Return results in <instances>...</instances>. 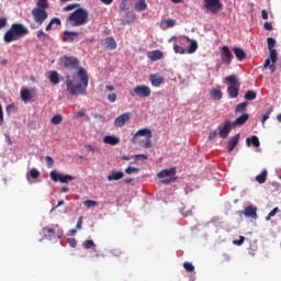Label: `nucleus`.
Returning <instances> with one entry per match:
<instances>
[{
	"mask_svg": "<svg viewBox=\"0 0 281 281\" xmlns=\"http://www.w3.org/2000/svg\"><path fill=\"white\" fill-rule=\"evenodd\" d=\"M120 179H124V172L122 171H112L108 176V181H120Z\"/></svg>",
	"mask_w": 281,
	"mask_h": 281,
	"instance_id": "5701e85b",
	"label": "nucleus"
},
{
	"mask_svg": "<svg viewBox=\"0 0 281 281\" xmlns=\"http://www.w3.org/2000/svg\"><path fill=\"white\" fill-rule=\"evenodd\" d=\"M48 80L52 85H58L60 82V75H58V71L53 70L49 72Z\"/></svg>",
	"mask_w": 281,
	"mask_h": 281,
	"instance_id": "393cba45",
	"label": "nucleus"
},
{
	"mask_svg": "<svg viewBox=\"0 0 281 281\" xmlns=\"http://www.w3.org/2000/svg\"><path fill=\"white\" fill-rule=\"evenodd\" d=\"M102 45L103 47H105V49H116L117 47V43H115V38L113 37H106L102 41Z\"/></svg>",
	"mask_w": 281,
	"mask_h": 281,
	"instance_id": "f3484780",
	"label": "nucleus"
},
{
	"mask_svg": "<svg viewBox=\"0 0 281 281\" xmlns=\"http://www.w3.org/2000/svg\"><path fill=\"white\" fill-rule=\"evenodd\" d=\"M32 16H33V20L37 23V25H42L43 23H45V21H47V18L49 16V14L44 9L34 8L32 10Z\"/></svg>",
	"mask_w": 281,
	"mask_h": 281,
	"instance_id": "423d86ee",
	"label": "nucleus"
},
{
	"mask_svg": "<svg viewBox=\"0 0 281 281\" xmlns=\"http://www.w3.org/2000/svg\"><path fill=\"white\" fill-rule=\"evenodd\" d=\"M151 93L153 90L146 85H138L130 92L132 98H150Z\"/></svg>",
	"mask_w": 281,
	"mask_h": 281,
	"instance_id": "39448f33",
	"label": "nucleus"
},
{
	"mask_svg": "<svg viewBox=\"0 0 281 281\" xmlns=\"http://www.w3.org/2000/svg\"><path fill=\"white\" fill-rule=\"evenodd\" d=\"M233 126L234 125L229 121H226L223 126H218L217 131H218L220 137L222 139H227V137H229V133H232Z\"/></svg>",
	"mask_w": 281,
	"mask_h": 281,
	"instance_id": "9d476101",
	"label": "nucleus"
},
{
	"mask_svg": "<svg viewBox=\"0 0 281 281\" xmlns=\"http://www.w3.org/2000/svg\"><path fill=\"white\" fill-rule=\"evenodd\" d=\"M126 16L130 19L126 21V23H133V21H135V14L133 12H127Z\"/></svg>",
	"mask_w": 281,
	"mask_h": 281,
	"instance_id": "4d7b16f0",
	"label": "nucleus"
},
{
	"mask_svg": "<svg viewBox=\"0 0 281 281\" xmlns=\"http://www.w3.org/2000/svg\"><path fill=\"white\" fill-rule=\"evenodd\" d=\"M217 137H218V132L216 130L210 132L209 139H215Z\"/></svg>",
	"mask_w": 281,
	"mask_h": 281,
	"instance_id": "5fc2aeb1",
	"label": "nucleus"
},
{
	"mask_svg": "<svg viewBox=\"0 0 281 281\" xmlns=\"http://www.w3.org/2000/svg\"><path fill=\"white\" fill-rule=\"evenodd\" d=\"M55 24L60 25V19H58V18L52 19L50 22L46 26V32H49L52 30V26Z\"/></svg>",
	"mask_w": 281,
	"mask_h": 281,
	"instance_id": "f704fd0d",
	"label": "nucleus"
},
{
	"mask_svg": "<svg viewBox=\"0 0 281 281\" xmlns=\"http://www.w3.org/2000/svg\"><path fill=\"white\" fill-rule=\"evenodd\" d=\"M271 113H273V108H268L261 119L262 126H265V122H267V120H269V117L271 116Z\"/></svg>",
	"mask_w": 281,
	"mask_h": 281,
	"instance_id": "72a5a7b5",
	"label": "nucleus"
},
{
	"mask_svg": "<svg viewBox=\"0 0 281 281\" xmlns=\"http://www.w3.org/2000/svg\"><path fill=\"white\" fill-rule=\"evenodd\" d=\"M103 142L110 146H117V144H120V137L115 135H108L103 138Z\"/></svg>",
	"mask_w": 281,
	"mask_h": 281,
	"instance_id": "412c9836",
	"label": "nucleus"
},
{
	"mask_svg": "<svg viewBox=\"0 0 281 281\" xmlns=\"http://www.w3.org/2000/svg\"><path fill=\"white\" fill-rule=\"evenodd\" d=\"M85 249H91L92 247H95V243H93V239H88L82 243Z\"/></svg>",
	"mask_w": 281,
	"mask_h": 281,
	"instance_id": "79ce46f5",
	"label": "nucleus"
},
{
	"mask_svg": "<svg viewBox=\"0 0 281 281\" xmlns=\"http://www.w3.org/2000/svg\"><path fill=\"white\" fill-rule=\"evenodd\" d=\"M128 0H122L120 4V12H124V10H128V5L126 4Z\"/></svg>",
	"mask_w": 281,
	"mask_h": 281,
	"instance_id": "603ef678",
	"label": "nucleus"
},
{
	"mask_svg": "<svg viewBox=\"0 0 281 281\" xmlns=\"http://www.w3.org/2000/svg\"><path fill=\"white\" fill-rule=\"evenodd\" d=\"M225 80L231 85L227 87V93L229 98L232 99L238 98V93L240 92V81L238 80V76L231 75L226 77Z\"/></svg>",
	"mask_w": 281,
	"mask_h": 281,
	"instance_id": "20e7f679",
	"label": "nucleus"
},
{
	"mask_svg": "<svg viewBox=\"0 0 281 281\" xmlns=\"http://www.w3.org/2000/svg\"><path fill=\"white\" fill-rule=\"evenodd\" d=\"M68 244L71 246V247H76L78 245V241L76 240V238H69L68 239Z\"/></svg>",
	"mask_w": 281,
	"mask_h": 281,
	"instance_id": "680f3d73",
	"label": "nucleus"
},
{
	"mask_svg": "<svg viewBox=\"0 0 281 281\" xmlns=\"http://www.w3.org/2000/svg\"><path fill=\"white\" fill-rule=\"evenodd\" d=\"M263 27L268 32H272L273 31V25L271 24V22H265Z\"/></svg>",
	"mask_w": 281,
	"mask_h": 281,
	"instance_id": "6e6d98bb",
	"label": "nucleus"
},
{
	"mask_svg": "<svg viewBox=\"0 0 281 281\" xmlns=\"http://www.w3.org/2000/svg\"><path fill=\"white\" fill-rule=\"evenodd\" d=\"M183 268L186 269V271H188L189 273H192V271H194V265H192V262L190 261H186L183 263Z\"/></svg>",
	"mask_w": 281,
	"mask_h": 281,
	"instance_id": "ea45409f",
	"label": "nucleus"
},
{
	"mask_svg": "<svg viewBox=\"0 0 281 281\" xmlns=\"http://www.w3.org/2000/svg\"><path fill=\"white\" fill-rule=\"evenodd\" d=\"M108 100H109V102H115V100H117V94H115V93L109 94Z\"/></svg>",
	"mask_w": 281,
	"mask_h": 281,
	"instance_id": "bf43d9fd",
	"label": "nucleus"
},
{
	"mask_svg": "<svg viewBox=\"0 0 281 281\" xmlns=\"http://www.w3.org/2000/svg\"><path fill=\"white\" fill-rule=\"evenodd\" d=\"M240 140V134H236L228 140L227 150L232 153L238 146V142Z\"/></svg>",
	"mask_w": 281,
	"mask_h": 281,
	"instance_id": "6ab92c4d",
	"label": "nucleus"
},
{
	"mask_svg": "<svg viewBox=\"0 0 281 281\" xmlns=\"http://www.w3.org/2000/svg\"><path fill=\"white\" fill-rule=\"evenodd\" d=\"M60 205H65V201L60 200L55 207L50 210V212H55L57 207H60Z\"/></svg>",
	"mask_w": 281,
	"mask_h": 281,
	"instance_id": "338daca9",
	"label": "nucleus"
},
{
	"mask_svg": "<svg viewBox=\"0 0 281 281\" xmlns=\"http://www.w3.org/2000/svg\"><path fill=\"white\" fill-rule=\"evenodd\" d=\"M211 98L213 100H222L223 99V92L220 89H212L211 90Z\"/></svg>",
	"mask_w": 281,
	"mask_h": 281,
	"instance_id": "7c9ffc66",
	"label": "nucleus"
},
{
	"mask_svg": "<svg viewBox=\"0 0 281 281\" xmlns=\"http://www.w3.org/2000/svg\"><path fill=\"white\" fill-rule=\"evenodd\" d=\"M76 228H77V229H82V216H80V217L78 218Z\"/></svg>",
	"mask_w": 281,
	"mask_h": 281,
	"instance_id": "69168bd1",
	"label": "nucleus"
},
{
	"mask_svg": "<svg viewBox=\"0 0 281 281\" xmlns=\"http://www.w3.org/2000/svg\"><path fill=\"white\" fill-rule=\"evenodd\" d=\"M85 148L88 153H95V150L93 149V147L91 145H85Z\"/></svg>",
	"mask_w": 281,
	"mask_h": 281,
	"instance_id": "774afa93",
	"label": "nucleus"
},
{
	"mask_svg": "<svg viewBox=\"0 0 281 281\" xmlns=\"http://www.w3.org/2000/svg\"><path fill=\"white\" fill-rule=\"evenodd\" d=\"M233 52L237 58V60L243 61L247 58V53L243 48L235 47L233 48Z\"/></svg>",
	"mask_w": 281,
	"mask_h": 281,
	"instance_id": "b1692460",
	"label": "nucleus"
},
{
	"mask_svg": "<svg viewBox=\"0 0 281 281\" xmlns=\"http://www.w3.org/2000/svg\"><path fill=\"white\" fill-rule=\"evenodd\" d=\"M267 43H268L269 50L276 49V48H273V47H276V40L273 37H268Z\"/></svg>",
	"mask_w": 281,
	"mask_h": 281,
	"instance_id": "37998d69",
	"label": "nucleus"
},
{
	"mask_svg": "<svg viewBox=\"0 0 281 281\" xmlns=\"http://www.w3.org/2000/svg\"><path fill=\"white\" fill-rule=\"evenodd\" d=\"M67 25L70 27H80L89 23V11L85 8H78L66 19Z\"/></svg>",
	"mask_w": 281,
	"mask_h": 281,
	"instance_id": "7ed1b4c3",
	"label": "nucleus"
},
{
	"mask_svg": "<svg viewBox=\"0 0 281 281\" xmlns=\"http://www.w3.org/2000/svg\"><path fill=\"white\" fill-rule=\"evenodd\" d=\"M60 64L65 69H72L77 74L66 76V89L70 95H85L87 88L89 87V74L82 67H80V60L78 57L64 55L59 58Z\"/></svg>",
	"mask_w": 281,
	"mask_h": 281,
	"instance_id": "f257e3e1",
	"label": "nucleus"
},
{
	"mask_svg": "<svg viewBox=\"0 0 281 281\" xmlns=\"http://www.w3.org/2000/svg\"><path fill=\"white\" fill-rule=\"evenodd\" d=\"M78 5H80V4H78V3L68 4V5H66V7L63 9V11H64V12H71V10H76V8H78Z\"/></svg>",
	"mask_w": 281,
	"mask_h": 281,
	"instance_id": "49530a36",
	"label": "nucleus"
},
{
	"mask_svg": "<svg viewBox=\"0 0 281 281\" xmlns=\"http://www.w3.org/2000/svg\"><path fill=\"white\" fill-rule=\"evenodd\" d=\"M137 137H146V139H153V132L147 127L138 130L132 137V144H137Z\"/></svg>",
	"mask_w": 281,
	"mask_h": 281,
	"instance_id": "9b49d317",
	"label": "nucleus"
},
{
	"mask_svg": "<svg viewBox=\"0 0 281 281\" xmlns=\"http://www.w3.org/2000/svg\"><path fill=\"white\" fill-rule=\"evenodd\" d=\"M42 232H43L45 238H48V240H52V237L54 236V234H56V231L48 226L44 227L42 229Z\"/></svg>",
	"mask_w": 281,
	"mask_h": 281,
	"instance_id": "cd10ccee",
	"label": "nucleus"
},
{
	"mask_svg": "<svg viewBox=\"0 0 281 281\" xmlns=\"http://www.w3.org/2000/svg\"><path fill=\"white\" fill-rule=\"evenodd\" d=\"M177 175V168L172 167L169 169H164L157 173L158 179H166L167 177H175Z\"/></svg>",
	"mask_w": 281,
	"mask_h": 281,
	"instance_id": "2eb2a0df",
	"label": "nucleus"
},
{
	"mask_svg": "<svg viewBox=\"0 0 281 281\" xmlns=\"http://www.w3.org/2000/svg\"><path fill=\"white\" fill-rule=\"evenodd\" d=\"M261 19H263V21H267V19H269V13L265 9L261 11Z\"/></svg>",
	"mask_w": 281,
	"mask_h": 281,
	"instance_id": "0e129e2a",
	"label": "nucleus"
},
{
	"mask_svg": "<svg viewBox=\"0 0 281 281\" xmlns=\"http://www.w3.org/2000/svg\"><path fill=\"white\" fill-rule=\"evenodd\" d=\"M248 120H249V114L244 113L240 116H238L232 124L233 126H243V124H247Z\"/></svg>",
	"mask_w": 281,
	"mask_h": 281,
	"instance_id": "aec40b11",
	"label": "nucleus"
},
{
	"mask_svg": "<svg viewBox=\"0 0 281 281\" xmlns=\"http://www.w3.org/2000/svg\"><path fill=\"white\" fill-rule=\"evenodd\" d=\"M269 52H270L271 63L277 64L278 63V50L272 49V50H269Z\"/></svg>",
	"mask_w": 281,
	"mask_h": 281,
	"instance_id": "58836bf2",
	"label": "nucleus"
},
{
	"mask_svg": "<svg viewBox=\"0 0 281 281\" xmlns=\"http://www.w3.org/2000/svg\"><path fill=\"white\" fill-rule=\"evenodd\" d=\"M248 103L247 102H241L236 105L235 108V113H245L247 111Z\"/></svg>",
	"mask_w": 281,
	"mask_h": 281,
	"instance_id": "2f4dec72",
	"label": "nucleus"
},
{
	"mask_svg": "<svg viewBox=\"0 0 281 281\" xmlns=\"http://www.w3.org/2000/svg\"><path fill=\"white\" fill-rule=\"evenodd\" d=\"M126 122H131V112L123 113L114 120V126L122 128Z\"/></svg>",
	"mask_w": 281,
	"mask_h": 281,
	"instance_id": "ddd939ff",
	"label": "nucleus"
},
{
	"mask_svg": "<svg viewBox=\"0 0 281 281\" xmlns=\"http://www.w3.org/2000/svg\"><path fill=\"white\" fill-rule=\"evenodd\" d=\"M37 8H40L41 10H47V8H49V3L47 2V0H38Z\"/></svg>",
	"mask_w": 281,
	"mask_h": 281,
	"instance_id": "4c0bfd02",
	"label": "nucleus"
},
{
	"mask_svg": "<svg viewBox=\"0 0 281 281\" xmlns=\"http://www.w3.org/2000/svg\"><path fill=\"white\" fill-rule=\"evenodd\" d=\"M147 57L153 63H157V60H161V58H164V53H161V50H151L147 53Z\"/></svg>",
	"mask_w": 281,
	"mask_h": 281,
	"instance_id": "a211bd4d",
	"label": "nucleus"
},
{
	"mask_svg": "<svg viewBox=\"0 0 281 281\" xmlns=\"http://www.w3.org/2000/svg\"><path fill=\"white\" fill-rule=\"evenodd\" d=\"M125 172H126V175H133V173L137 175V172H139V168H136V167H127V168L125 169Z\"/></svg>",
	"mask_w": 281,
	"mask_h": 281,
	"instance_id": "de8ad7c7",
	"label": "nucleus"
},
{
	"mask_svg": "<svg viewBox=\"0 0 281 281\" xmlns=\"http://www.w3.org/2000/svg\"><path fill=\"white\" fill-rule=\"evenodd\" d=\"M204 8L211 12V14H218L223 10V3L221 0H204Z\"/></svg>",
	"mask_w": 281,
	"mask_h": 281,
	"instance_id": "0eeeda50",
	"label": "nucleus"
},
{
	"mask_svg": "<svg viewBox=\"0 0 281 281\" xmlns=\"http://www.w3.org/2000/svg\"><path fill=\"white\" fill-rule=\"evenodd\" d=\"M30 176L32 177V179H38V177H41V171H38L37 169H31Z\"/></svg>",
	"mask_w": 281,
	"mask_h": 281,
	"instance_id": "8fccbe9b",
	"label": "nucleus"
},
{
	"mask_svg": "<svg viewBox=\"0 0 281 281\" xmlns=\"http://www.w3.org/2000/svg\"><path fill=\"white\" fill-rule=\"evenodd\" d=\"M134 159L139 160V159H148V156L144 154H138L134 156Z\"/></svg>",
	"mask_w": 281,
	"mask_h": 281,
	"instance_id": "e2e57ef3",
	"label": "nucleus"
},
{
	"mask_svg": "<svg viewBox=\"0 0 281 281\" xmlns=\"http://www.w3.org/2000/svg\"><path fill=\"white\" fill-rule=\"evenodd\" d=\"M64 36L65 37V41H68L69 43H74L76 41V38L78 36H80V34L78 32H69V31H65L64 32Z\"/></svg>",
	"mask_w": 281,
	"mask_h": 281,
	"instance_id": "a878e982",
	"label": "nucleus"
},
{
	"mask_svg": "<svg viewBox=\"0 0 281 281\" xmlns=\"http://www.w3.org/2000/svg\"><path fill=\"white\" fill-rule=\"evenodd\" d=\"M245 100L251 101V100H256V98H258V93H256V91L254 90H248L245 95H244Z\"/></svg>",
	"mask_w": 281,
	"mask_h": 281,
	"instance_id": "473e14b6",
	"label": "nucleus"
},
{
	"mask_svg": "<svg viewBox=\"0 0 281 281\" xmlns=\"http://www.w3.org/2000/svg\"><path fill=\"white\" fill-rule=\"evenodd\" d=\"M247 146H254L255 148H260V139L258 136L254 135L246 138Z\"/></svg>",
	"mask_w": 281,
	"mask_h": 281,
	"instance_id": "4be33fe9",
	"label": "nucleus"
},
{
	"mask_svg": "<svg viewBox=\"0 0 281 281\" xmlns=\"http://www.w3.org/2000/svg\"><path fill=\"white\" fill-rule=\"evenodd\" d=\"M21 99L23 102H30V100H32V92H30L27 89H22Z\"/></svg>",
	"mask_w": 281,
	"mask_h": 281,
	"instance_id": "c756f323",
	"label": "nucleus"
},
{
	"mask_svg": "<svg viewBox=\"0 0 281 281\" xmlns=\"http://www.w3.org/2000/svg\"><path fill=\"white\" fill-rule=\"evenodd\" d=\"M83 205H85L86 207H88V210H89V209H91V207H98L99 203H98V201H94V200H86V201L83 202Z\"/></svg>",
	"mask_w": 281,
	"mask_h": 281,
	"instance_id": "e433bc0d",
	"label": "nucleus"
},
{
	"mask_svg": "<svg viewBox=\"0 0 281 281\" xmlns=\"http://www.w3.org/2000/svg\"><path fill=\"white\" fill-rule=\"evenodd\" d=\"M30 30L25 27L22 23H13L10 29L4 33V43H14V41H20L23 36H27Z\"/></svg>",
	"mask_w": 281,
	"mask_h": 281,
	"instance_id": "f03ea898",
	"label": "nucleus"
},
{
	"mask_svg": "<svg viewBox=\"0 0 281 281\" xmlns=\"http://www.w3.org/2000/svg\"><path fill=\"white\" fill-rule=\"evenodd\" d=\"M221 60L223 65H232V60H234V54L229 50L228 46H222L221 49Z\"/></svg>",
	"mask_w": 281,
	"mask_h": 281,
	"instance_id": "1a4fd4ad",
	"label": "nucleus"
},
{
	"mask_svg": "<svg viewBox=\"0 0 281 281\" xmlns=\"http://www.w3.org/2000/svg\"><path fill=\"white\" fill-rule=\"evenodd\" d=\"M243 243H245V236H239V239L233 240V244L237 245L238 247H240V245H243Z\"/></svg>",
	"mask_w": 281,
	"mask_h": 281,
	"instance_id": "864d4df0",
	"label": "nucleus"
},
{
	"mask_svg": "<svg viewBox=\"0 0 281 281\" xmlns=\"http://www.w3.org/2000/svg\"><path fill=\"white\" fill-rule=\"evenodd\" d=\"M50 179L52 181H54L55 183H70V181H74V177L69 176V175H63L59 173L56 170L50 171Z\"/></svg>",
	"mask_w": 281,
	"mask_h": 281,
	"instance_id": "6e6552de",
	"label": "nucleus"
},
{
	"mask_svg": "<svg viewBox=\"0 0 281 281\" xmlns=\"http://www.w3.org/2000/svg\"><path fill=\"white\" fill-rule=\"evenodd\" d=\"M257 212L258 207L249 205L244 211H239L238 214L239 216H243V214H245L247 218H258Z\"/></svg>",
	"mask_w": 281,
	"mask_h": 281,
	"instance_id": "4468645a",
	"label": "nucleus"
},
{
	"mask_svg": "<svg viewBox=\"0 0 281 281\" xmlns=\"http://www.w3.org/2000/svg\"><path fill=\"white\" fill-rule=\"evenodd\" d=\"M144 148H153V140H150V138H146Z\"/></svg>",
	"mask_w": 281,
	"mask_h": 281,
	"instance_id": "052dcab7",
	"label": "nucleus"
},
{
	"mask_svg": "<svg viewBox=\"0 0 281 281\" xmlns=\"http://www.w3.org/2000/svg\"><path fill=\"white\" fill-rule=\"evenodd\" d=\"M50 122H52V124H54L55 126H58V124H61V123H63V115L56 114L55 116L52 117Z\"/></svg>",
	"mask_w": 281,
	"mask_h": 281,
	"instance_id": "c9c22d12",
	"label": "nucleus"
},
{
	"mask_svg": "<svg viewBox=\"0 0 281 281\" xmlns=\"http://www.w3.org/2000/svg\"><path fill=\"white\" fill-rule=\"evenodd\" d=\"M8 25V18L3 16L0 18V30H3V27H7Z\"/></svg>",
	"mask_w": 281,
	"mask_h": 281,
	"instance_id": "3c124183",
	"label": "nucleus"
},
{
	"mask_svg": "<svg viewBox=\"0 0 281 281\" xmlns=\"http://www.w3.org/2000/svg\"><path fill=\"white\" fill-rule=\"evenodd\" d=\"M173 52H175V54H186V48H183V46H179V45L175 44Z\"/></svg>",
	"mask_w": 281,
	"mask_h": 281,
	"instance_id": "c03bdc74",
	"label": "nucleus"
},
{
	"mask_svg": "<svg viewBox=\"0 0 281 281\" xmlns=\"http://www.w3.org/2000/svg\"><path fill=\"white\" fill-rule=\"evenodd\" d=\"M134 8L137 10V12H144V10L148 8V4H146V0H138Z\"/></svg>",
	"mask_w": 281,
	"mask_h": 281,
	"instance_id": "c85d7f7f",
	"label": "nucleus"
},
{
	"mask_svg": "<svg viewBox=\"0 0 281 281\" xmlns=\"http://www.w3.org/2000/svg\"><path fill=\"white\" fill-rule=\"evenodd\" d=\"M278 212H280V207L277 206L266 216V221H271V218H273Z\"/></svg>",
	"mask_w": 281,
	"mask_h": 281,
	"instance_id": "a19ab883",
	"label": "nucleus"
},
{
	"mask_svg": "<svg viewBox=\"0 0 281 281\" xmlns=\"http://www.w3.org/2000/svg\"><path fill=\"white\" fill-rule=\"evenodd\" d=\"M268 175L269 172L267 171V169H263L260 175L256 176L255 180L257 181V183H267Z\"/></svg>",
	"mask_w": 281,
	"mask_h": 281,
	"instance_id": "bb28decb",
	"label": "nucleus"
},
{
	"mask_svg": "<svg viewBox=\"0 0 281 281\" xmlns=\"http://www.w3.org/2000/svg\"><path fill=\"white\" fill-rule=\"evenodd\" d=\"M176 23L177 22L175 20H172V19L166 20L167 27H175Z\"/></svg>",
	"mask_w": 281,
	"mask_h": 281,
	"instance_id": "13d9d810",
	"label": "nucleus"
},
{
	"mask_svg": "<svg viewBox=\"0 0 281 281\" xmlns=\"http://www.w3.org/2000/svg\"><path fill=\"white\" fill-rule=\"evenodd\" d=\"M149 80L153 87H161V85H164V77H161L159 74L150 75Z\"/></svg>",
	"mask_w": 281,
	"mask_h": 281,
	"instance_id": "dca6fc26",
	"label": "nucleus"
},
{
	"mask_svg": "<svg viewBox=\"0 0 281 281\" xmlns=\"http://www.w3.org/2000/svg\"><path fill=\"white\" fill-rule=\"evenodd\" d=\"M37 38H38V41H47V38H49V35H47V33H45L43 31H38Z\"/></svg>",
	"mask_w": 281,
	"mask_h": 281,
	"instance_id": "a18cd8bd",
	"label": "nucleus"
},
{
	"mask_svg": "<svg viewBox=\"0 0 281 281\" xmlns=\"http://www.w3.org/2000/svg\"><path fill=\"white\" fill-rule=\"evenodd\" d=\"M190 43V46L188 48V54H194L196 49H199V44L194 40H190L188 36L180 37V45H183V43Z\"/></svg>",
	"mask_w": 281,
	"mask_h": 281,
	"instance_id": "f8f14e48",
	"label": "nucleus"
},
{
	"mask_svg": "<svg viewBox=\"0 0 281 281\" xmlns=\"http://www.w3.org/2000/svg\"><path fill=\"white\" fill-rule=\"evenodd\" d=\"M45 161H46L47 168H54V158H52V156H46Z\"/></svg>",
	"mask_w": 281,
	"mask_h": 281,
	"instance_id": "09e8293b",
	"label": "nucleus"
}]
</instances>
